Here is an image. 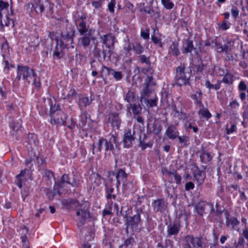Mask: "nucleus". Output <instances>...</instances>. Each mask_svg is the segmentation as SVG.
I'll return each instance as SVG.
<instances>
[{"mask_svg": "<svg viewBox=\"0 0 248 248\" xmlns=\"http://www.w3.org/2000/svg\"><path fill=\"white\" fill-rule=\"evenodd\" d=\"M248 87L246 84L245 82L241 80L238 85V90L240 91H246L247 92Z\"/></svg>", "mask_w": 248, "mask_h": 248, "instance_id": "3c124183", "label": "nucleus"}, {"mask_svg": "<svg viewBox=\"0 0 248 248\" xmlns=\"http://www.w3.org/2000/svg\"><path fill=\"white\" fill-rule=\"evenodd\" d=\"M116 139L114 137L112 136L109 140L104 139L103 138H99L97 143V151L100 152L102 151L103 146H105L106 151H113L114 149L113 143H115Z\"/></svg>", "mask_w": 248, "mask_h": 248, "instance_id": "9d476101", "label": "nucleus"}, {"mask_svg": "<svg viewBox=\"0 0 248 248\" xmlns=\"http://www.w3.org/2000/svg\"><path fill=\"white\" fill-rule=\"evenodd\" d=\"M77 26V29L81 35H84L89 33L90 30L86 26V23L84 21L79 22L78 23H76Z\"/></svg>", "mask_w": 248, "mask_h": 248, "instance_id": "5701e85b", "label": "nucleus"}, {"mask_svg": "<svg viewBox=\"0 0 248 248\" xmlns=\"http://www.w3.org/2000/svg\"><path fill=\"white\" fill-rule=\"evenodd\" d=\"M154 30V34H152L151 35V40L153 43L156 45L157 46L159 47H163V43L161 41V39L160 37H158L157 36L155 35L156 34V31L157 33H158V30H155V28H153Z\"/></svg>", "mask_w": 248, "mask_h": 248, "instance_id": "c85d7f7f", "label": "nucleus"}, {"mask_svg": "<svg viewBox=\"0 0 248 248\" xmlns=\"http://www.w3.org/2000/svg\"><path fill=\"white\" fill-rule=\"evenodd\" d=\"M92 100H90L88 97H82L78 99V104L80 109H82L89 106Z\"/></svg>", "mask_w": 248, "mask_h": 248, "instance_id": "2f4dec72", "label": "nucleus"}, {"mask_svg": "<svg viewBox=\"0 0 248 248\" xmlns=\"http://www.w3.org/2000/svg\"><path fill=\"white\" fill-rule=\"evenodd\" d=\"M110 73L111 76L113 77V78L117 81L120 80L123 78V75L122 73L120 71H116L114 70H110Z\"/></svg>", "mask_w": 248, "mask_h": 248, "instance_id": "c03bdc74", "label": "nucleus"}, {"mask_svg": "<svg viewBox=\"0 0 248 248\" xmlns=\"http://www.w3.org/2000/svg\"><path fill=\"white\" fill-rule=\"evenodd\" d=\"M91 31L92 30L90 29L89 33H88L86 35H84V36L81 37L79 39L78 43L80 45L83 46L84 47H87L90 44L91 42Z\"/></svg>", "mask_w": 248, "mask_h": 248, "instance_id": "b1692460", "label": "nucleus"}, {"mask_svg": "<svg viewBox=\"0 0 248 248\" xmlns=\"http://www.w3.org/2000/svg\"><path fill=\"white\" fill-rule=\"evenodd\" d=\"M153 210L155 212L163 213L167 207V203L163 199L154 201L152 203Z\"/></svg>", "mask_w": 248, "mask_h": 248, "instance_id": "ddd939ff", "label": "nucleus"}, {"mask_svg": "<svg viewBox=\"0 0 248 248\" xmlns=\"http://www.w3.org/2000/svg\"><path fill=\"white\" fill-rule=\"evenodd\" d=\"M144 208V205H142V206H140V207H135L136 211V215H139L140 216V214H143L144 213V212L143 211Z\"/></svg>", "mask_w": 248, "mask_h": 248, "instance_id": "774afa93", "label": "nucleus"}, {"mask_svg": "<svg viewBox=\"0 0 248 248\" xmlns=\"http://www.w3.org/2000/svg\"><path fill=\"white\" fill-rule=\"evenodd\" d=\"M246 242L244 238L242 237H240L238 239V243L236 246V247L244 246Z\"/></svg>", "mask_w": 248, "mask_h": 248, "instance_id": "69168bd1", "label": "nucleus"}, {"mask_svg": "<svg viewBox=\"0 0 248 248\" xmlns=\"http://www.w3.org/2000/svg\"><path fill=\"white\" fill-rule=\"evenodd\" d=\"M199 153L201 161L202 163H207L210 162L213 158L211 154L205 149H202L199 151Z\"/></svg>", "mask_w": 248, "mask_h": 248, "instance_id": "aec40b11", "label": "nucleus"}, {"mask_svg": "<svg viewBox=\"0 0 248 248\" xmlns=\"http://www.w3.org/2000/svg\"><path fill=\"white\" fill-rule=\"evenodd\" d=\"M27 172H29V170L28 169H24L22 170L19 174L16 175V184L19 187V188H21L22 186V181L23 179L21 177H24Z\"/></svg>", "mask_w": 248, "mask_h": 248, "instance_id": "c756f323", "label": "nucleus"}, {"mask_svg": "<svg viewBox=\"0 0 248 248\" xmlns=\"http://www.w3.org/2000/svg\"><path fill=\"white\" fill-rule=\"evenodd\" d=\"M132 108V110L134 114H138L140 113V109L135 104L132 105L130 104Z\"/></svg>", "mask_w": 248, "mask_h": 248, "instance_id": "680f3d73", "label": "nucleus"}, {"mask_svg": "<svg viewBox=\"0 0 248 248\" xmlns=\"http://www.w3.org/2000/svg\"><path fill=\"white\" fill-rule=\"evenodd\" d=\"M78 202H79L75 199H63L62 201L63 207L68 209H75Z\"/></svg>", "mask_w": 248, "mask_h": 248, "instance_id": "412c9836", "label": "nucleus"}, {"mask_svg": "<svg viewBox=\"0 0 248 248\" xmlns=\"http://www.w3.org/2000/svg\"><path fill=\"white\" fill-rule=\"evenodd\" d=\"M115 0H111V1L108 3V8L109 12L111 14L114 13V7L116 5Z\"/></svg>", "mask_w": 248, "mask_h": 248, "instance_id": "8fccbe9b", "label": "nucleus"}, {"mask_svg": "<svg viewBox=\"0 0 248 248\" xmlns=\"http://www.w3.org/2000/svg\"><path fill=\"white\" fill-rule=\"evenodd\" d=\"M169 52L176 57L178 56L180 54L178 49V44L173 42L170 46Z\"/></svg>", "mask_w": 248, "mask_h": 248, "instance_id": "f704fd0d", "label": "nucleus"}, {"mask_svg": "<svg viewBox=\"0 0 248 248\" xmlns=\"http://www.w3.org/2000/svg\"><path fill=\"white\" fill-rule=\"evenodd\" d=\"M142 99L144 100L145 104L148 108H153L156 107L157 105L158 98L155 94V95L153 96V98L151 99L145 98H143Z\"/></svg>", "mask_w": 248, "mask_h": 248, "instance_id": "a878e982", "label": "nucleus"}, {"mask_svg": "<svg viewBox=\"0 0 248 248\" xmlns=\"http://www.w3.org/2000/svg\"><path fill=\"white\" fill-rule=\"evenodd\" d=\"M202 91L199 89L195 93L191 94L190 96V98L194 100L195 105L200 107H203L202 103Z\"/></svg>", "mask_w": 248, "mask_h": 248, "instance_id": "f3484780", "label": "nucleus"}, {"mask_svg": "<svg viewBox=\"0 0 248 248\" xmlns=\"http://www.w3.org/2000/svg\"><path fill=\"white\" fill-rule=\"evenodd\" d=\"M91 67L92 69L96 70L97 67L99 66V62L95 60H93L90 62Z\"/></svg>", "mask_w": 248, "mask_h": 248, "instance_id": "0e129e2a", "label": "nucleus"}, {"mask_svg": "<svg viewBox=\"0 0 248 248\" xmlns=\"http://www.w3.org/2000/svg\"><path fill=\"white\" fill-rule=\"evenodd\" d=\"M221 81H218L217 83L216 84H211L208 80H207L205 83V86L206 88L210 89H215L216 90H218L220 88Z\"/></svg>", "mask_w": 248, "mask_h": 248, "instance_id": "ea45409f", "label": "nucleus"}, {"mask_svg": "<svg viewBox=\"0 0 248 248\" xmlns=\"http://www.w3.org/2000/svg\"><path fill=\"white\" fill-rule=\"evenodd\" d=\"M100 39L103 44L102 50L95 47L94 55L96 57H101L102 54L104 60L110 61L113 52L115 37L110 34H108L101 36Z\"/></svg>", "mask_w": 248, "mask_h": 248, "instance_id": "f257e3e1", "label": "nucleus"}, {"mask_svg": "<svg viewBox=\"0 0 248 248\" xmlns=\"http://www.w3.org/2000/svg\"><path fill=\"white\" fill-rule=\"evenodd\" d=\"M102 72H105L106 75H108V76H109V75H111V74L109 73V70H114L113 69L110 68H109V67H108L105 65H103L102 66Z\"/></svg>", "mask_w": 248, "mask_h": 248, "instance_id": "338daca9", "label": "nucleus"}, {"mask_svg": "<svg viewBox=\"0 0 248 248\" xmlns=\"http://www.w3.org/2000/svg\"><path fill=\"white\" fill-rule=\"evenodd\" d=\"M231 13L232 17L236 19L238 16L239 11L237 7L232 6L231 9Z\"/></svg>", "mask_w": 248, "mask_h": 248, "instance_id": "09e8293b", "label": "nucleus"}, {"mask_svg": "<svg viewBox=\"0 0 248 248\" xmlns=\"http://www.w3.org/2000/svg\"><path fill=\"white\" fill-rule=\"evenodd\" d=\"M124 49L126 53H129L132 49H133L132 44H130L129 42L125 44L124 46Z\"/></svg>", "mask_w": 248, "mask_h": 248, "instance_id": "052dcab7", "label": "nucleus"}, {"mask_svg": "<svg viewBox=\"0 0 248 248\" xmlns=\"http://www.w3.org/2000/svg\"><path fill=\"white\" fill-rule=\"evenodd\" d=\"M155 82L152 76H148L144 80L142 89L140 92L141 99L149 98L152 94L155 95Z\"/></svg>", "mask_w": 248, "mask_h": 248, "instance_id": "39448f33", "label": "nucleus"}, {"mask_svg": "<svg viewBox=\"0 0 248 248\" xmlns=\"http://www.w3.org/2000/svg\"><path fill=\"white\" fill-rule=\"evenodd\" d=\"M135 139L134 130L131 131L130 129H124L123 136L124 147L129 148L132 147L135 142Z\"/></svg>", "mask_w": 248, "mask_h": 248, "instance_id": "9b49d317", "label": "nucleus"}, {"mask_svg": "<svg viewBox=\"0 0 248 248\" xmlns=\"http://www.w3.org/2000/svg\"><path fill=\"white\" fill-rule=\"evenodd\" d=\"M199 111V114L208 120L212 117L211 114L206 108H204L203 107Z\"/></svg>", "mask_w": 248, "mask_h": 248, "instance_id": "58836bf2", "label": "nucleus"}, {"mask_svg": "<svg viewBox=\"0 0 248 248\" xmlns=\"http://www.w3.org/2000/svg\"><path fill=\"white\" fill-rule=\"evenodd\" d=\"M230 23H227L226 21H223L221 23L219 24V28L222 30L225 31L228 30L230 27Z\"/></svg>", "mask_w": 248, "mask_h": 248, "instance_id": "864d4df0", "label": "nucleus"}, {"mask_svg": "<svg viewBox=\"0 0 248 248\" xmlns=\"http://www.w3.org/2000/svg\"><path fill=\"white\" fill-rule=\"evenodd\" d=\"M218 45H219V43L213 40L211 41L207 40L205 44V46H211L212 47L217 46Z\"/></svg>", "mask_w": 248, "mask_h": 248, "instance_id": "603ef678", "label": "nucleus"}, {"mask_svg": "<svg viewBox=\"0 0 248 248\" xmlns=\"http://www.w3.org/2000/svg\"><path fill=\"white\" fill-rule=\"evenodd\" d=\"M89 208V203L86 201L79 202L78 205L75 207L76 215L78 220L77 225L78 227L82 226L85 221L91 217Z\"/></svg>", "mask_w": 248, "mask_h": 248, "instance_id": "7ed1b4c3", "label": "nucleus"}, {"mask_svg": "<svg viewBox=\"0 0 248 248\" xmlns=\"http://www.w3.org/2000/svg\"><path fill=\"white\" fill-rule=\"evenodd\" d=\"M161 2L167 9H171L174 6V4L171 1V0H161Z\"/></svg>", "mask_w": 248, "mask_h": 248, "instance_id": "a18cd8bd", "label": "nucleus"}, {"mask_svg": "<svg viewBox=\"0 0 248 248\" xmlns=\"http://www.w3.org/2000/svg\"><path fill=\"white\" fill-rule=\"evenodd\" d=\"M194 176L199 185L202 184L204 182L206 177L205 172L200 170L198 168H196V169L194 170Z\"/></svg>", "mask_w": 248, "mask_h": 248, "instance_id": "4be33fe9", "label": "nucleus"}, {"mask_svg": "<svg viewBox=\"0 0 248 248\" xmlns=\"http://www.w3.org/2000/svg\"><path fill=\"white\" fill-rule=\"evenodd\" d=\"M226 133L228 135L231 134L233 132H236V125L235 124L231 122L229 124H226Z\"/></svg>", "mask_w": 248, "mask_h": 248, "instance_id": "4c0bfd02", "label": "nucleus"}, {"mask_svg": "<svg viewBox=\"0 0 248 248\" xmlns=\"http://www.w3.org/2000/svg\"><path fill=\"white\" fill-rule=\"evenodd\" d=\"M45 175L48 179H50L51 178H54V174L50 170L46 169L45 170Z\"/></svg>", "mask_w": 248, "mask_h": 248, "instance_id": "bf43d9fd", "label": "nucleus"}, {"mask_svg": "<svg viewBox=\"0 0 248 248\" xmlns=\"http://www.w3.org/2000/svg\"><path fill=\"white\" fill-rule=\"evenodd\" d=\"M114 188L111 186H106V198L108 201H111V199H115L116 195L113 194Z\"/></svg>", "mask_w": 248, "mask_h": 248, "instance_id": "c9c22d12", "label": "nucleus"}, {"mask_svg": "<svg viewBox=\"0 0 248 248\" xmlns=\"http://www.w3.org/2000/svg\"><path fill=\"white\" fill-rule=\"evenodd\" d=\"M102 0H100L98 1L92 0L91 1V3L92 5L95 8V9H97L102 7Z\"/></svg>", "mask_w": 248, "mask_h": 248, "instance_id": "5fc2aeb1", "label": "nucleus"}, {"mask_svg": "<svg viewBox=\"0 0 248 248\" xmlns=\"http://www.w3.org/2000/svg\"><path fill=\"white\" fill-rule=\"evenodd\" d=\"M149 29H146L145 31H141L140 32V36L144 39L148 40L149 39Z\"/></svg>", "mask_w": 248, "mask_h": 248, "instance_id": "4d7b16f0", "label": "nucleus"}, {"mask_svg": "<svg viewBox=\"0 0 248 248\" xmlns=\"http://www.w3.org/2000/svg\"><path fill=\"white\" fill-rule=\"evenodd\" d=\"M194 185L191 182L187 183L185 185V189L187 191L192 190V189H194Z\"/></svg>", "mask_w": 248, "mask_h": 248, "instance_id": "e2e57ef3", "label": "nucleus"}, {"mask_svg": "<svg viewBox=\"0 0 248 248\" xmlns=\"http://www.w3.org/2000/svg\"><path fill=\"white\" fill-rule=\"evenodd\" d=\"M197 214L202 216L204 214H212L214 212L213 204L205 201H200L195 206Z\"/></svg>", "mask_w": 248, "mask_h": 248, "instance_id": "6e6552de", "label": "nucleus"}, {"mask_svg": "<svg viewBox=\"0 0 248 248\" xmlns=\"http://www.w3.org/2000/svg\"><path fill=\"white\" fill-rule=\"evenodd\" d=\"M77 95V93L76 90L74 89H71L69 91L67 94L64 99H68L69 102H71L73 99L76 98Z\"/></svg>", "mask_w": 248, "mask_h": 248, "instance_id": "a19ab883", "label": "nucleus"}, {"mask_svg": "<svg viewBox=\"0 0 248 248\" xmlns=\"http://www.w3.org/2000/svg\"><path fill=\"white\" fill-rule=\"evenodd\" d=\"M180 143H184V145H186V142L188 140V138L187 136L183 135V136H179L178 135V137L177 138Z\"/></svg>", "mask_w": 248, "mask_h": 248, "instance_id": "13d9d810", "label": "nucleus"}, {"mask_svg": "<svg viewBox=\"0 0 248 248\" xmlns=\"http://www.w3.org/2000/svg\"><path fill=\"white\" fill-rule=\"evenodd\" d=\"M18 73L22 75L25 82L29 84L32 80V85L35 88L39 89L41 86L39 77L35 73L33 69L26 66H18Z\"/></svg>", "mask_w": 248, "mask_h": 248, "instance_id": "f03ea898", "label": "nucleus"}, {"mask_svg": "<svg viewBox=\"0 0 248 248\" xmlns=\"http://www.w3.org/2000/svg\"><path fill=\"white\" fill-rule=\"evenodd\" d=\"M28 142L31 145L36 146L38 143L37 137L34 134H29Z\"/></svg>", "mask_w": 248, "mask_h": 248, "instance_id": "79ce46f5", "label": "nucleus"}, {"mask_svg": "<svg viewBox=\"0 0 248 248\" xmlns=\"http://www.w3.org/2000/svg\"><path fill=\"white\" fill-rule=\"evenodd\" d=\"M115 178L116 179V186L118 188L121 182L123 183V186H126L124 184L125 181L127 178V174L126 173L125 170L122 169H118L115 174Z\"/></svg>", "mask_w": 248, "mask_h": 248, "instance_id": "2eb2a0df", "label": "nucleus"}, {"mask_svg": "<svg viewBox=\"0 0 248 248\" xmlns=\"http://www.w3.org/2000/svg\"><path fill=\"white\" fill-rule=\"evenodd\" d=\"M35 8L39 10L41 13H43L45 10L44 5L41 2V0H38V2H36Z\"/></svg>", "mask_w": 248, "mask_h": 248, "instance_id": "6e6d98bb", "label": "nucleus"}, {"mask_svg": "<svg viewBox=\"0 0 248 248\" xmlns=\"http://www.w3.org/2000/svg\"><path fill=\"white\" fill-rule=\"evenodd\" d=\"M88 119H90V115L86 111L83 112L80 116L79 126L83 127L86 125Z\"/></svg>", "mask_w": 248, "mask_h": 248, "instance_id": "473e14b6", "label": "nucleus"}, {"mask_svg": "<svg viewBox=\"0 0 248 248\" xmlns=\"http://www.w3.org/2000/svg\"><path fill=\"white\" fill-rule=\"evenodd\" d=\"M109 119L111 121L112 125L115 127L117 129H119L121 123V121L117 113H112L109 117Z\"/></svg>", "mask_w": 248, "mask_h": 248, "instance_id": "393cba45", "label": "nucleus"}, {"mask_svg": "<svg viewBox=\"0 0 248 248\" xmlns=\"http://www.w3.org/2000/svg\"><path fill=\"white\" fill-rule=\"evenodd\" d=\"M132 48L136 54H141L144 51V48L139 42L132 44Z\"/></svg>", "mask_w": 248, "mask_h": 248, "instance_id": "72a5a7b5", "label": "nucleus"}, {"mask_svg": "<svg viewBox=\"0 0 248 248\" xmlns=\"http://www.w3.org/2000/svg\"><path fill=\"white\" fill-rule=\"evenodd\" d=\"M50 117V123L52 124L64 125L66 124V120L67 118V115L63 111L61 110L51 111Z\"/></svg>", "mask_w": 248, "mask_h": 248, "instance_id": "1a4fd4ad", "label": "nucleus"}, {"mask_svg": "<svg viewBox=\"0 0 248 248\" xmlns=\"http://www.w3.org/2000/svg\"><path fill=\"white\" fill-rule=\"evenodd\" d=\"M180 230V225L178 223L170 224L167 226V237H170L172 235H176Z\"/></svg>", "mask_w": 248, "mask_h": 248, "instance_id": "dca6fc26", "label": "nucleus"}, {"mask_svg": "<svg viewBox=\"0 0 248 248\" xmlns=\"http://www.w3.org/2000/svg\"><path fill=\"white\" fill-rule=\"evenodd\" d=\"M166 174L168 176H170L172 175L174 176L175 182L177 185H179L181 182V176L178 174L176 170H173V171H170L168 170L166 171Z\"/></svg>", "mask_w": 248, "mask_h": 248, "instance_id": "e433bc0d", "label": "nucleus"}, {"mask_svg": "<svg viewBox=\"0 0 248 248\" xmlns=\"http://www.w3.org/2000/svg\"><path fill=\"white\" fill-rule=\"evenodd\" d=\"M125 100L129 103L133 102L135 100L134 93L131 91H129L125 95Z\"/></svg>", "mask_w": 248, "mask_h": 248, "instance_id": "37998d69", "label": "nucleus"}, {"mask_svg": "<svg viewBox=\"0 0 248 248\" xmlns=\"http://www.w3.org/2000/svg\"><path fill=\"white\" fill-rule=\"evenodd\" d=\"M126 218L125 225L126 226V229L128 227L131 228H137L141 221L140 216L139 215H135L132 217L125 215Z\"/></svg>", "mask_w": 248, "mask_h": 248, "instance_id": "f8f14e48", "label": "nucleus"}, {"mask_svg": "<svg viewBox=\"0 0 248 248\" xmlns=\"http://www.w3.org/2000/svg\"><path fill=\"white\" fill-rule=\"evenodd\" d=\"M226 225L232 230H239L240 221L234 217L227 215L226 216Z\"/></svg>", "mask_w": 248, "mask_h": 248, "instance_id": "4468645a", "label": "nucleus"}, {"mask_svg": "<svg viewBox=\"0 0 248 248\" xmlns=\"http://www.w3.org/2000/svg\"><path fill=\"white\" fill-rule=\"evenodd\" d=\"M179 133L176 126L171 124L169 125L167 128L165 135H167L170 139L174 140L177 139Z\"/></svg>", "mask_w": 248, "mask_h": 248, "instance_id": "6ab92c4d", "label": "nucleus"}, {"mask_svg": "<svg viewBox=\"0 0 248 248\" xmlns=\"http://www.w3.org/2000/svg\"><path fill=\"white\" fill-rule=\"evenodd\" d=\"M60 24L63 26V28L61 31L62 40L64 43L67 44L69 42L72 44L73 43V39L75 35V31L72 26L69 23L68 19L62 18Z\"/></svg>", "mask_w": 248, "mask_h": 248, "instance_id": "20e7f679", "label": "nucleus"}, {"mask_svg": "<svg viewBox=\"0 0 248 248\" xmlns=\"http://www.w3.org/2000/svg\"><path fill=\"white\" fill-rule=\"evenodd\" d=\"M58 42L55 46V50L53 52V57L54 59H60L63 57L62 49L67 47V44L62 41H60V48L58 46Z\"/></svg>", "mask_w": 248, "mask_h": 248, "instance_id": "a211bd4d", "label": "nucleus"}, {"mask_svg": "<svg viewBox=\"0 0 248 248\" xmlns=\"http://www.w3.org/2000/svg\"><path fill=\"white\" fill-rule=\"evenodd\" d=\"M194 49H195V47H194L192 40L187 39L184 42L183 49H182V52L183 53L191 52Z\"/></svg>", "mask_w": 248, "mask_h": 248, "instance_id": "bb28decb", "label": "nucleus"}, {"mask_svg": "<svg viewBox=\"0 0 248 248\" xmlns=\"http://www.w3.org/2000/svg\"><path fill=\"white\" fill-rule=\"evenodd\" d=\"M136 244L135 238L132 236L127 238L124 243L120 246L119 248H133L134 245Z\"/></svg>", "mask_w": 248, "mask_h": 248, "instance_id": "cd10ccee", "label": "nucleus"}, {"mask_svg": "<svg viewBox=\"0 0 248 248\" xmlns=\"http://www.w3.org/2000/svg\"><path fill=\"white\" fill-rule=\"evenodd\" d=\"M185 246L184 248H203L206 247V243L202 237H194L188 235L185 237Z\"/></svg>", "mask_w": 248, "mask_h": 248, "instance_id": "0eeeda50", "label": "nucleus"}, {"mask_svg": "<svg viewBox=\"0 0 248 248\" xmlns=\"http://www.w3.org/2000/svg\"><path fill=\"white\" fill-rule=\"evenodd\" d=\"M139 60L140 61V62L142 63H146L147 65L150 66L151 62L150 61V58L147 57L144 55H140L139 56Z\"/></svg>", "mask_w": 248, "mask_h": 248, "instance_id": "49530a36", "label": "nucleus"}, {"mask_svg": "<svg viewBox=\"0 0 248 248\" xmlns=\"http://www.w3.org/2000/svg\"><path fill=\"white\" fill-rule=\"evenodd\" d=\"M233 78V74L227 70L225 74L224 75L222 79L220 81L221 82H223L226 84H231L233 83L234 80Z\"/></svg>", "mask_w": 248, "mask_h": 248, "instance_id": "7c9ffc66", "label": "nucleus"}, {"mask_svg": "<svg viewBox=\"0 0 248 248\" xmlns=\"http://www.w3.org/2000/svg\"><path fill=\"white\" fill-rule=\"evenodd\" d=\"M9 3L8 2L0 0V16L2 15V12L7 11L9 7Z\"/></svg>", "mask_w": 248, "mask_h": 248, "instance_id": "de8ad7c7", "label": "nucleus"}, {"mask_svg": "<svg viewBox=\"0 0 248 248\" xmlns=\"http://www.w3.org/2000/svg\"><path fill=\"white\" fill-rule=\"evenodd\" d=\"M190 76V73L186 72L185 67L184 65H181L178 66L176 70L175 77L176 84L179 86L189 84Z\"/></svg>", "mask_w": 248, "mask_h": 248, "instance_id": "423d86ee", "label": "nucleus"}]
</instances>
